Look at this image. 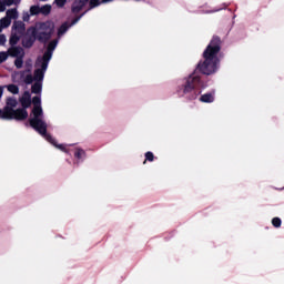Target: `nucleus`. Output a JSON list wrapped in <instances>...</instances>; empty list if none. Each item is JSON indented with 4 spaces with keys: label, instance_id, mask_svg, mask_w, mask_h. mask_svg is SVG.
<instances>
[{
    "label": "nucleus",
    "instance_id": "nucleus-22",
    "mask_svg": "<svg viewBox=\"0 0 284 284\" xmlns=\"http://www.w3.org/2000/svg\"><path fill=\"white\" fill-rule=\"evenodd\" d=\"M10 23H12V20L7 16L0 20L1 28H10Z\"/></svg>",
    "mask_w": 284,
    "mask_h": 284
},
{
    "label": "nucleus",
    "instance_id": "nucleus-19",
    "mask_svg": "<svg viewBox=\"0 0 284 284\" xmlns=\"http://www.w3.org/2000/svg\"><path fill=\"white\" fill-rule=\"evenodd\" d=\"M29 12L31 17H37L41 14V7H39V4H33L30 7Z\"/></svg>",
    "mask_w": 284,
    "mask_h": 284
},
{
    "label": "nucleus",
    "instance_id": "nucleus-28",
    "mask_svg": "<svg viewBox=\"0 0 284 284\" xmlns=\"http://www.w3.org/2000/svg\"><path fill=\"white\" fill-rule=\"evenodd\" d=\"M54 3L58 8H63L68 3V0H54Z\"/></svg>",
    "mask_w": 284,
    "mask_h": 284
},
{
    "label": "nucleus",
    "instance_id": "nucleus-1",
    "mask_svg": "<svg viewBox=\"0 0 284 284\" xmlns=\"http://www.w3.org/2000/svg\"><path fill=\"white\" fill-rule=\"evenodd\" d=\"M221 38L215 36L203 52L204 61H200L195 70L186 77L180 78L175 82V94L184 101H196L205 90V82L201 74L210 77L219 72L221 60Z\"/></svg>",
    "mask_w": 284,
    "mask_h": 284
},
{
    "label": "nucleus",
    "instance_id": "nucleus-35",
    "mask_svg": "<svg viewBox=\"0 0 284 284\" xmlns=\"http://www.w3.org/2000/svg\"><path fill=\"white\" fill-rule=\"evenodd\" d=\"M40 1H44V2H45V1H48V0H40Z\"/></svg>",
    "mask_w": 284,
    "mask_h": 284
},
{
    "label": "nucleus",
    "instance_id": "nucleus-12",
    "mask_svg": "<svg viewBox=\"0 0 284 284\" xmlns=\"http://www.w3.org/2000/svg\"><path fill=\"white\" fill-rule=\"evenodd\" d=\"M12 32L16 34H20V37H23V34H26V23H23V21L13 22Z\"/></svg>",
    "mask_w": 284,
    "mask_h": 284
},
{
    "label": "nucleus",
    "instance_id": "nucleus-36",
    "mask_svg": "<svg viewBox=\"0 0 284 284\" xmlns=\"http://www.w3.org/2000/svg\"><path fill=\"white\" fill-rule=\"evenodd\" d=\"M280 190H284V186L282 189H280Z\"/></svg>",
    "mask_w": 284,
    "mask_h": 284
},
{
    "label": "nucleus",
    "instance_id": "nucleus-8",
    "mask_svg": "<svg viewBox=\"0 0 284 284\" xmlns=\"http://www.w3.org/2000/svg\"><path fill=\"white\" fill-rule=\"evenodd\" d=\"M37 132L40 136L44 138L45 141H48V143H51V145H53L54 148H57L61 152H68V150H65L64 144H58L57 140L48 133V129H45L44 132L43 131H37Z\"/></svg>",
    "mask_w": 284,
    "mask_h": 284
},
{
    "label": "nucleus",
    "instance_id": "nucleus-6",
    "mask_svg": "<svg viewBox=\"0 0 284 284\" xmlns=\"http://www.w3.org/2000/svg\"><path fill=\"white\" fill-rule=\"evenodd\" d=\"M18 105L19 101H17V98H7L6 105L3 106V109H0V119H3L4 121H16L14 108H17Z\"/></svg>",
    "mask_w": 284,
    "mask_h": 284
},
{
    "label": "nucleus",
    "instance_id": "nucleus-16",
    "mask_svg": "<svg viewBox=\"0 0 284 284\" xmlns=\"http://www.w3.org/2000/svg\"><path fill=\"white\" fill-rule=\"evenodd\" d=\"M21 37H22V36H20L19 33H14V32L12 31L11 37H10V39H9V44H10L11 47H16L17 43H19V41H21Z\"/></svg>",
    "mask_w": 284,
    "mask_h": 284
},
{
    "label": "nucleus",
    "instance_id": "nucleus-34",
    "mask_svg": "<svg viewBox=\"0 0 284 284\" xmlns=\"http://www.w3.org/2000/svg\"><path fill=\"white\" fill-rule=\"evenodd\" d=\"M221 10H223V8L214 9L212 11H206V14H210L212 12H221Z\"/></svg>",
    "mask_w": 284,
    "mask_h": 284
},
{
    "label": "nucleus",
    "instance_id": "nucleus-17",
    "mask_svg": "<svg viewBox=\"0 0 284 284\" xmlns=\"http://www.w3.org/2000/svg\"><path fill=\"white\" fill-rule=\"evenodd\" d=\"M6 18L10 19L11 21L12 19H19V11H17V8L8 9L6 12Z\"/></svg>",
    "mask_w": 284,
    "mask_h": 284
},
{
    "label": "nucleus",
    "instance_id": "nucleus-14",
    "mask_svg": "<svg viewBox=\"0 0 284 284\" xmlns=\"http://www.w3.org/2000/svg\"><path fill=\"white\" fill-rule=\"evenodd\" d=\"M199 101H201V103H214V93H204L199 98Z\"/></svg>",
    "mask_w": 284,
    "mask_h": 284
},
{
    "label": "nucleus",
    "instance_id": "nucleus-4",
    "mask_svg": "<svg viewBox=\"0 0 284 284\" xmlns=\"http://www.w3.org/2000/svg\"><path fill=\"white\" fill-rule=\"evenodd\" d=\"M54 33V23L51 21L38 22L34 27L27 29V34H33L40 43H48Z\"/></svg>",
    "mask_w": 284,
    "mask_h": 284
},
{
    "label": "nucleus",
    "instance_id": "nucleus-30",
    "mask_svg": "<svg viewBox=\"0 0 284 284\" xmlns=\"http://www.w3.org/2000/svg\"><path fill=\"white\" fill-rule=\"evenodd\" d=\"M30 17H32L30 13L24 12L22 16L23 21H30Z\"/></svg>",
    "mask_w": 284,
    "mask_h": 284
},
{
    "label": "nucleus",
    "instance_id": "nucleus-25",
    "mask_svg": "<svg viewBox=\"0 0 284 284\" xmlns=\"http://www.w3.org/2000/svg\"><path fill=\"white\" fill-rule=\"evenodd\" d=\"M23 81L26 85H32V83L34 82V77H32V74L29 73L24 77Z\"/></svg>",
    "mask_w": 284,
    "mask_h": 284
},
{
    "label": "nucleus",
    "instance_id": "nucleus-20",
    "mask_svg": "<svg viewBox=\"0 0 284 284\" xmlns=\"http://www.w3.org/2000/svg\"><path fill=\"white\" fill-rule=\"evenodd\" d=\"M3 88L7 89L11 94H19V85L17 84H6Z\"/></svg>",
    "mask_w": 284,
    "mask_h": 284
},
{
    "label": "nucleus",
    "instance_id": "nucleus-3",
    "mask_svg": "<svg viewBox=\"0 0 284 284\" xmlns=\"http://www.w3.org/2000/svg\"><path fill=\"white\" fill-rule=\"evenodd\" d=\"M31 103L33 108L31 111V118L29 119V125L36 132H45L48 130V123H45L43 115V108L41 106V95H36L32 98Z\"/></svg>",
    "mask_w": 284,
    "mask_h": 284
},
{
    "label": "nucleus",
    "instance_id": "nucleus-18",
    "mask_svg": "<svg viewBox=\"0 0 284 284\" xmlns=\"http://www.w3.org/2000/svg\"><path fill=\"white\" fill-rule=\"evenodd\" d=\"M114 0H91L90 8H99V6H103V3H112Z\"/></svg>",
    "mask_w": 284,
    "mask_h": 284
},
{
    "label": "nucleus",
    "instance_id": "nucleus-13",
    "mask_svg": "<svg viewBox=\"0 0 284 284\" xmlns=\"http://www.w3.org/2000/svg\"><path fill=\"white\" fill-rule=\"evenodd\" d=\"M36 41H38L37 36L27 33V36L22 39V45L30 49L32 45H34Z\"/></svg>",
    "mask_w": 284,
    "mask_h": 284
},
{
    "label": "nucleus",
    "instance_id": "nucleus-29",
    "mask_svg": "<svg viewBox=\"0 0 284 284\" xmlns=\"http://www.w3.org/2000/svg\"><path fill=\"white\" fill-rule=\"evenodd\" d=\"M6 41H8L6 34H0V45H6Z\"/></svg>",
    "mask_w": 284,
    "mask_h": 284
},
{
    "label": "nucleus",
    "instance_id": "nucleus-9",
    "mask_svg": "<svg viewBox=\"0 0 284 284\" xmlns=\"http://www.w3.org/2000/svg\"><path fill=\"white\" fill-rule=\"evenodd\" d=\"M73 156L75 159L73 165H75V168H79V165H81V163H83L85 159H88V153L82 148L77 146L74 149Z\"/></svg>",
    "mask_w": 284,
    "mask_h": 284
},
{
    "label": "nucleus",
    "instance_id": "nucleus-31",
    "mask_svg": "<svg viewBox=\"0 0 284 284\" xmlns=\"http://www.w3.org/2000/svg\"><path fill=\"white\" fill-rule=\"evenodd\" d=\"M6 6L3 1L0 0V12H6Z\"/></svg>",
    "mask_w": 284,
    "mask_h": 284
},
{
    "label": "nucleus",
    "instance_id": "nucleus-5",
    "mask_svg": "<svg viewBox=\"0 0 284 284\" xmlns=\"http://www.w3.org/2000/svg\"><path fill=\"white\" fill-rule=\"evenodd\" d=\"M19 101L22 108H13V116H16V121H26L28 119V108L32 105V94H30V91H24Z\"/></svg>",
    "mask_w": 284,
    "mask_h": 284
},
{
    "label": "nucleus",
    "instance_id": "nucleus-33",
    "mask_svg": "<svg viewBox=\"0 0 284 284\" xmlns=\"http://www.w3.org/2000/svg\"><path fill=\"white\" fill-rule=\"evenodd\" d=\"M3 90H6V87L0 85V101L3 99Z\"/></svg>",
    "mask_w": 284,
    "mask_h": 284
},
{
    "label": "nucleus",
    "instance_id": "nucleus-21",
    "mask_svg": "<svg viewBox=\"0 0 284 284\" xmlns=\"http://www.w3.org/2000/svg\"><path fill=\"white\" fill-rule=\"evenodd\" d=\"M52 12V6L50 4H44L40 7V14H43L44 17H48Z\"/></svg>",
    "mask_w": 284,
    "mask_h": 284
},
{
    "label": "nucleus",
    "instance_id": "nucleus-11",
    "mask_svg": "<svg viewBox=\"0 0 284 284\" xmlns=\"http://www.w3.org/2000/svg\"><path fill=\"white\" fill-rule=\"evenodd\" d=\"M9 57H13V59H19L20 57H26V51L22 47H10L8 49Z\"/></svg>",
    "mask_w": 284,
    "mask_h": 284
},
{
    "label": "nucleus",
    "instance_id": "nucleus-23",
    "mask_svg": "<svg viewBox=\"0 0 284 284\" xmlns=\"http://www.w3.org/2000/svg\"><path fill=\"white\" fill-rule=\"evenodd\" d=\"M272 225L273 227H281V225H283V221L281 220V217H273L272 219Z\"/></svg>",
    "mask_w": 284,
    "mask_h": 284
},
{
    "label": "nucleus",
    "instance_id": "nucleus-32",
    "mask_svg": "<svg viewBox=\"0 0 284 284\" xmlns=\"http://www.w3.org/2000/svg\"><path fill=\"white\" fill-rule=\"evenodd\" d=\"M3 3L8 7H10L14 3V0H3Z\"/></svg>",
    "mask_w": 284,
    "mask_h": 284
},
{
    "label": "nucleus",
    "instance_id": "nucleus-27",
    "mask_svg": "<svg viewBox=\"0 0 284 284\" xmlns=\"http://www.w3.org/2000/svg\"><path fill=\"white\" fill-rule=\"evenodd\" d=\"M145 161H149L150 163H152V161H154V153H152V151H148L145 153Z\"/></svg>",
    "mask_w": 284,
    "mask_h": 284
},
{
    "label": "nucleus",
    "instance_id": "nucleus-2",
    "mask_svg": "<svg viewBox=\"0 0 284 284\" xmlns=\"http://www.w3.org/2000/svg\"><path fill=\"white\" fill-rule=\"evenodd\" d=\"M58 45L59 39L52 40L48 43L43 55L37 58L36 65L38 69H36L33 72V79L36 82L43 83V79H45V72H48V65H50V61H52V55L54 54V50H57Z\"/></svg>",
    "mask_w": 284,
    "mask_h": 284
},
{
    "label": "nucleus",
    "instance_id": "nucleus-24",
    "mask_svg": "<svg viewBox=\"0 0 284 284\" xmlns=\"http://www.w3.org/2000/svg\"><path fill=\"white\" fill-rule=\"evenodd\" d=\"M23 58L24 57L16 58L14 60V65L18 70H21V68H23Z\"/></svg>",
    "mask_w": 284,
    "mask_h": 284
},
{
    "label": "nucleus",
    "instance_id": "nucleus-7",
    "mask_svg": "<svg viewBox=\"0 0 284 284\" xmlns=\"http://www.w3.org/2000/svg\"><path fill=\"white\" fill-rule=\"evenodd\" d=\"M85 14H88V11L82 12L80 16L75 17L71 22H63L58 29V39H61V37H63V34H65V32H68L70 28L77 26V23L81 21V19H83Z\"/></svg>",
    "mask_w": 284,
    "mask_h": 284
},
{
    "label": "nucleus",
    "instance_id": "nucleus-10",
    "mask_svg": "<svg viewBox=\"0 0 284 284\" xmlns=\"http://www.w3.org/2000/svg\"><path fill=\"white\" fill-rule=\"evenodd\" d=\"M90 1L92 0H74V2L72 3L71 7V11L73 12V14H79V12H81V10H83V8H85V6L89 2L90 6ZM91 7H89V9L87 10L88 12H90Z\"/></svg>",
    "mask_w": 284,
    "mask_h": 284
},
{
    "label": "nucleus",
    "instance_id": "nucleus-15",
    "mask_svg": "<svg viewBox=\"0 0 284 284\" xmlns=\"http://www.w3.org/2000/svg\"><path fill=\"white\" fill-rule=\"evenodd\" d=\"M31 92L32 94H41L43 92V82H34L31 85Z\"/></svg>",
    "mask_w": 284,
    "mask_h": 284
},
{
    "label": "nucleus",
    "instance_id": "nucleus-26",
    "mask_svg": "<svg viewBox=\"0 0 284 284\" xmlns=\"http://www.w3.org/2000/svg\"><path fill=\"white\" fill-rule=\"evenodd\" d=\"M8 57H10L8 51L7 52L6 51H1L0 52V63H4V61H8Z\"/></svg>",
    "mask_w": 284,
    "mask_h": 284
}]
</instances>
